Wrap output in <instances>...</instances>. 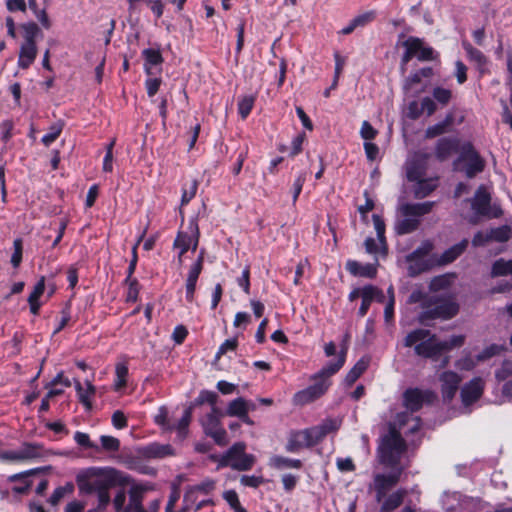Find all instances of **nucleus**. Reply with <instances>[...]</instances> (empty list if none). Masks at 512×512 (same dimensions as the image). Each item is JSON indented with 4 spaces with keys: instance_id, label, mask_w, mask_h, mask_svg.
<instances>
[{
    "instance_id": "1",
    "label": "nucleus",
    "mask_w": 512,
    "mask_h": 512,
    "mask_svg": "<svg viewBox=\"0 0 512 512\" xmlns=\"http://www.w3.org/2000/svg\"><path fill=\"white\" fill-rule=\"evenodd\" d=\"M130 476L111 467H90L76 475V484L81 494L96 493L97 500L101 497L111 501L109 490L117 486H127Z\"/></svg>"
},
{
    "instance_id": "2",
    "label": "nucleus",
    "mask_w": 512,
    "mask_h": 512,
    "mask_svg": "<svg viewBox=\"0 0 512 512\" xmlns=\"http://www.w3.org/2000/svg\"><path fill=\"white\" fill-rule=\"evenodd\" d=\"M395 425H398L399 431L395 427L391 428L379 448L380 460L388 465L395 464L401 453L405 450V442L401 437V432L406 434L418 431L420 419L404 413L397 416Z\"/></svg>"
},
{
    "instance_id": "3",
    "label": "nucleus",
    "mask_w": 512,
    "mask_h": 512,
    "mask_svg": "<svg viewBox=\"0 0 512 512\" xmlns=\"http://www.w3.org/2000/svg\"><path fill=\"white\" fill-rule=\"evenodd\" d=\"M464 342L463 335H453L448 340L440 341L425 329H416L404 339L406 347L414 346L415 353L424 358H435L443 352L461 347Z\"/></svg>"
},
{
    "instance_id": "4",
    "label": "nucleus",
    "mask_w": 512,
    "mask_h": 512,
    "mask_svg": "<svg viewBox=\"0 0 512 512\" xmlns=\"http://www.w3.org/2000/svg\"><path fill=\"white\" fill-rule=\"evenodd\" d=\"M434 202L405 203L398 208V217L394 229L397 234L404 235L415 231L421 222V217L430 213Z\"/></svg>"
},
{
    "instance_id": "5",
    "label": "nucleus",
    "mask_w": 512,
    "mask_h": 512,
    "mask_svg": "<svg viewBox=\"0 0 512 512\" xmlns=\"http://www.w3.org/2000/svg\"><path fill=\"white\" fill-rule=\"evenodd\" d=\"M54 455H62V453L47 449L41 443L24 442L17 449L0 452V461L7 463H25L34 460H46Z\"/></svg>"
},
{
    "instance_id": "6",
    "label": "nucleus",
    "mask_w": 512,
    "mask_h": 512,
    "mask_svg": "<svg viewBox=\"0 0 512 512\" xmlns=\"http://www.w3.org/2000/svg\"><path fill=\"white\" fill-rule=\"evenodd\" d=\"M130 489L128 490L129 501L122 512H158L160 509V499H154L149 502L145 508L143 500L146 492L152 489L147 483H134L130 478Z\"/></svg>"
},
{
    "instance_id": "7",
    "label": "nucleus",
    "mask_w": 512,
    "mask_h": 512,
    "mask_svg": "<svg viewBox=\"0 0 512 512\" xmlns=\"http://www.w3.org/2000/svg\"><path fill=\"white\" fill-rule=\"evenodd\" d=\"M243 442L235 443L219 460V466H229L239 471L250 469L254 464V456L245 453Z\"/></svg>"
},
{
    "instance_id": "8",
    "label": "nucleus",
    "mask_w": 512,
    "mask_h": 512,
    "mask_svg": "<svg viewBox=\"0 0 512 512\" xmlns=\"http://www.w3.org/2000/svg\"><path fill=\"white\" fill-rule=\"evenodd\" d=\"M310 380L312 381L310 386L298 391L294 395L293 402L295 405L303 406L319 399L331 386V380H327V378L319 376L318 373L312 375Z\"/></svg>"
},
{
    "instance_id": "9",
    "label": "nucleus",
    "mask_w": 512,
    "mask_h": 512,
    "mask_svg": "<svg viewBox=\"0 0 512 512\" xmlns=\"http://www.w3.org/2000/svg\"><path fill=\"white\" fill-rule=\"evenodd\" d=\"M402 46L405 52L401 59V69L405 71L406 65L413 58L416 57L420 61H430L434 59V50L431 47L425 46L423 41L416 37H408L403 41Z\"/></svg>"
},
{
    "instance_id": "10",
    "label": "nucleus",
    "mask_w": 512,
    "mask_h": 512,
    "mask_svg": "<svg viewBox=\"0 0 512 512\" xmlns=\"http://www.w3.org/2000/svg\"><path fill=\"white\" fill-rule=\"evenodd\" d=\"M491 197L485 187L480 186L471 202L472 210L476 215L488 218H497L502 214V210L497 205H491Z\"/></svg>"
},
{
    "instance_id": "11",
    "label": "nucleus",
    "mask_w": 512,
    "mask_h": 512,
    "mask_svg": "<svg viewBox=\"0 0 512 512\" xmlns=\"http://www.w3.org/2000/svg\"><path fill=\"white\" fill-rule=\"evenodd\" d=\"M430 154L418 151L411 154L405 164L406 176L409 181L419 180L426 176Z\"/></svg>"
},
{
    "instance_id": "12",
    "label": "nucleus",
    "mask_w": 512,
    "mask_h": 512,
    "mask_svg": "<svg viewBox=\"0 0 512 512\" xmlns=\"http://www.w3.org/2000/svg\"><path fill=\"white\" fill-rule=\"evenodd\" d=\"M427 310L420 315L419 320L424 322L427 319H449L458 312V305L453 300H440L432 306H427Z\"/></svg>"
},
{
    "instance_id": "13",
    "label": "nucleus",
    "mask_w": 512,
    "mask_h": 512,
    "mask_svg": "<svg viewBox=\"0 0 512 512\" xmlns=\"http://www.w3.org/2000/svg\"><path fill=\"white\" fill-rule=\"evenodd\" d=\"M433 249V245L429 241H425L407 258L409 271L411 275H415L429 268L430 262L428 256Z\"/></svg>"
},
{
    "instance_id": "14",
    "label": "nucleus",
    "mask_w": 512,
    "mask_h": 512,
    "mask_svg": "<svg viewBox=\"0 0 512 512\" xmlns=\"http://www.w3.org/2000/svg\"><path fill=\"white\" fill-rule=\"evenodd\" d=\"M189 233L180 232L174 241V246L179 249V259L190 249L196 250L199 239V229L195 220L189 221Z\"/></svg>"
},
{
    "instance_id": "15",
    "label": "nucleus",
    "mask_w": 512,
    "mask_h": 512,
    "mask_svg": "<svg viewBox=\"0 0 512 512\" xmlns=\"http://www.w3.org/2000/svg\"><path fill=\"white\" fill-rule=\"evenodd\" d=\"M318 442L313 428H309L291 433L285 448L288 452L295 453Z\"/></svg>"
},
{
    "instance_id": "16",
    "label": "nucleus",
    "mask_w": 512,
    "mask_h": 512,
    "mask_svg": "<svg viewBox=\"0 0 512 512\" xmlns=\"http://www.w3.org/2000/svg\"><path fill=\"white\" fill-rule=\"evenodd\" d=\"M484 380L481 377H475L463 385L460 391L461 401L465 407H468L478 401L484 391Z\"/></svg>"
},
{
    "instance_id": "17",
    "label": "nucleus",
    "mask_w": 512,
    "mask_h": 512,
    "mask_svg": "<svg viewBox=\"0 0 512 512\" xmlns=\"http://www.w3.org/2000/svg\"><path fill=\"white\" fill-rule=\"evenodd\" d=\"M443 399L451 401L459 388L462 377L454 371H445L439 376Z\"/></svg>"
},
{
    "instance_id": "18",
    "label": "nucleus",
    "mask_w": 512,
    "mask_h": 512,
    "mask_svg": "<svg viewBox=\"0 0 512 512\" xmlns=\"http://www.w3.org/2000/svg\"><path fill=\"white\" fill-rule=\"evenodd\" d=\"M460 159L465 162V173L469 178L474 177L484 169V160L472 147L464 149Z\"/></svg>"
},
{
    "instance_id": "19",
    "label": "nucleus",
    "mask_w": 512,
    "mask_h": 512,
    "mask_svg": "<svg viewBox=\"0 0 512 512\" xmlns=\"http://www.w3.org/2000/svg\"><path fill=\"white\" fill-rule=\"evenodd\" d=\"M400 472H393L389 474H377L374 477V487L376 490L377 501H382L386 492L395 486L399 480Z\"/></svg>"
},
{
    "instance_id": "20",
    "label": "nucleus",
    "mask_w": 512,
    "mask_h": 512,
    "mask_svg": "<svg viewBox=\"0 0 512 512\" xmlns=\"http://www.w3.org/2000/svg\"><path fill=\"white\" fill-rule=\"evenodd\" d=\"M430 396L431 393L428 391H422L417 388L407 389L403 395L404 405L411 412L417 411Z\"/></svg>"
},
{
    "instance_id": "21",
    "label": "nucleus",
    "mask_w": 512,
    "mask_h": 512,
    "mask_svg": "<svg viewBox=\"0 0 512 512\" xmlns=\"http://www.w3.org/2000/svg\"><path fill=\"white\" fill-rule=\"evenodd\" d=\"M255 409L256 406L252 401L239 397L229 402L225 414L227 416L240 418L241 416H245V413H249Z\"/></svg>"
},
{
    "instance_id": "22",
    "label": "nucleus",
    "mask_w": 512,
    "mask_h": 512,
    "mask_svg": "<svg viewBox=\"0 0 512 512\" xmlns=\"http://www.w3.org/2000/svg\"><path fill=\"white\" fill-rule=\"evenodd\" d=\"M37 44L22 43L18 55V67L28 69L37 57Z\"/></svg>"
},
{
    "instance_id": "23",
    "label": "nucleus",
    "mask_w": 512,
    "mask_h": 512,
    "mask_svg": "<svg viewBox=\"0 0 512 512\" xmlns=\"http://www.w3.org/2000/svg\"><path fill=\"white\" fill-rule=\"evenodd\" d=\"M142 454L146 458L161 459L175 454L169 444L151 443L143 448Z\"/></svg>"
},
{
    "instance_id": "24",
    "label": "nucleus",
    "mask_w": 512,
    "mask_h": 512,
    "mask_svg": "<svg viewBox=\"0 0 512 512\" xmlns=\"http://www.w3.org/2000/svg\"><path fill=\"white\" fill-rule=\"evenodd\" d=\"M85 387L78 381H75V390L77 392L79 401L85 406L86 409L92 408V398L96 393V388L90 380L85 381Z\"/></svg>"
},
{
    "instance_id": "25",
    "label": "nucleus",
    "mask_w": 512,
    "mask_h": 512,
    "mask_svg": "<svg viewBox=\"0 0 512 512\" xmlns=\"http://www.w3.org/2000/svg\"><path fill=\"white\" fill-rule=\"evenodd\" d=\"M346 269L354 276L374 278L377 274L375 264H361L355 260H348Z\"/></svg>"
},
{
    "instance_id": "26",
    "label": "nucleus",
    "mask_w": 512,
    "mask_h": 512,
    "mask_svg": "<svg viewBox=\"0 0 512 512\" xmlns=\"http://www.w3.org/2000/svg\"><path fill=\"white\" fill-rule=\"evenodd\" d=\"M414 183L413 193L416 198H424L428 196L437 187L436 178L422 177L419 180L412 181Z\"/></svg>"
},
{
    "instance_id": "27",
    "label": "nucleus",
    "mask_w": 512,
    "mask_h": 512,
    "mask_svg": "<svg viewBox=\"0 0 512 512\" xmlns=\"http://www.w3.org/2000/svg\"><path fill=\"white\" fill-rule=\"evenodd\" d=\"M41 470V468L30 469L21 473L11 475L9 476L8 479L10 482H21V486L15 487V491L18 493H24L30 488L32 484L30 480L31 476L39 473Z\"/></svg>"
},
{
    "instance_id": "28",
    "label": "nucleus",
    "mask_w": 512,
    "mask_h": 512,
    "mask_svg": "<svg viewBox=\"0 0 512 512\" xmlns=\"http://www.w3.org/2000/svg\"><path fill=\"white\" fill-rule=\"evenodd\" d=\"M215 488V482L211 479H206L200 484H196L188 488L184 495V501L190 502L194 500V496L197 493H201L204 495L209 494Z\"/></svg>"
},
{
    "instance_id": "29",
    "label": "nucleus",
    "mask_w": 512,
    "mask_h": 512,
    "mask_svg": "<svg viewBox=\"0 0 512 512\" xmlns=\"http://www.w3.org/2000/svg\"><path fill=\"white\" fill-rule=\"evenodd\" d=\"M128 365L126 362H118L115 365V379L113 389L117 392L121 391L127 386L128 382Z\"/></svg>"
},
{
    "instance_id": "30",
    "label": "nucleus",
    "mask_w": 512,
    "mask_h": 512,
    "mask_svg": "<svg viewBox=\"0 0 512 512\" xmlns=\"http://www.w3.org/2000/svg\"><path fill=\"white\" fill-rule=\"evenodd\" d=\"M270 466L278 469H300L302 467V462L299 459H291L284 456L275 455L270 458L269 462Z\"/></svg>"
},
{
    "instance_id": "31",
    "label": "nucleus",
    "mask_w": 512,
    "mask_h": 512,
    "mask_svg": "<svg viewBox=\"0 0 512 512\" xmlns=\"http://www.w3.org/2000/svg\"><path fill=\"white\" fill-rule=\"evenodd\" d=\"M341 420L339 419H326L321 424L312 427L318 441H321L327 434L335 432L339 429Z\"/></svg>"
},
{
    "instance_id": "32",
    "label": "nucleus",
    "mask_w": 512,
    "mask_h": 512,
    "mask_svg": "<svg viewBox=\"0 0 512 512\" xmlns=\"http://www.w3.org/2000/svg\"><path fill=\"white\" fill-rule=\"evenodd\" d=\"M369 363V357L360 358L358 362L353 366V368L347 373L344 382L348 386H351L368 368Z\"/></svg>"
},
{
    "instance_id": "33",
    "label": "nucleus",
    "mask_w": 512,
    "mask_h": 512,
    "mask_svg": "<svg viewBox=\"0 0 512 512\" xmlns=\"http://www.w3.org/2000/svg\"><path fill=\"white\" fill-rule=\"evenodd\" d=\"M142 55L145 59V71L147 74H153V68L160 65L163 61L160 51L149 48L145 49Z\"/></svg>"
},
{
    "instance_id": "34",
    "label": "nucleus",
    "mask_w": 512,
    "mask_h": 512,
    "mask_svg": "<svg viewBox=\"0 0 512 512\" xmlns=\"http://www.w3.org/2000/svg\"><path fill=\"white\" fill-rule=\"evenodd\" d=\"M346 359V351H341V353L338 355V359L336 362H329L326 366H324L319 372V376L327 378V380H330L331 376H333L335 373H337L342 366L345 363Z\"/></svg>"
},
{
    "instance_id": "35",
    "label": "nucleus",
    "mask_w": 512,
    "mask_h": 512,
    "mask_svg": "<svg viewBox=\"0 0 512 512\" xmlns=\"http://www.w3.org/2000/svg\"><path fill=\"white\" fill-rule=\"evenodd\" d=\"M468 245V240L464 239L460 243L450 247L447 249L441 256L439 262L440 264H448L454 261L458 256H460L466 249Z\"/></svg>"
},
{
    "instance_id": "36",
    "label": "nucleus",
    "mask_w": 512,
    "mask_h": 512,
    "mask_svg": "<svg viewBox=\"0 0 512 512\" xmlns=\"http://www.w3.org/2000/svg\"><path fill=\"white\" fill-rule=\"evenodd\" d=\"M407 492L404 489L397 490L396 492L389 495L382 503L381 510L383 512L393 511L398 508L402 502Z\"/></svg>"
},
{
    "instance_id": "37",
    "label": "nucleus",
    "mask_w": 512,
    "mask_h": 512,
    "mask_svg": "<svg viewBox=\"0 0 512 512\" xmlns=\"http://www.w3.org/2000/svg\"><path fill=\"white\" fill-rule=\"evenodd\" d=\"M73 492H74V484L71 482H68L63 486H59L56 489H54L48 502L52 506H57L66 496L73 494Z\"/></svg>"
},
{
    "instance_id": "38",
    "label": "nucleus",
    "mask_w": 512,
    "mask_h": 512,
    "mask_svg": "<svg viewBox=\"0 0 512 512\" xmlns=\"http://www.w3.org/2000/svg\"><path fill=\"white\" fill-rule=\"evenodd\" d=\"M192 418V408L185 409L183 416L178 421L177 425L174 426L173 430L177 431V436L180 440H183L188 432V426Z\"/></svg>"
},
{
    "instance_id": "39",
    "label": "nucleus",
    "mask_w": 512,
    "mask_h": 512,
    "mask_svg": "<svg viewBox=\"0 0 512 512\" xmlns=\"http://www.w3.org/2000/svg\"><path fill=\"white\" fill-rule=\"evenodd\" d=\"M455 147L456 143L453 140L447 138L440 139L436 147V156L440 160H445L448 156H450Z\"/></svg>"
},
{
    "instance_id": "40",
    "label": "nucleus",
    "mask_w": 512,
    "mask_h": 512,
    "mask_svg": "<svg viewBox=\"0 0 512 512\" xmlns=\"http://www.w3.org/2000/svg\"><path fill=\"white\" fill-rule=\"evenodd\" d=\"M455 276L451 274L440 275L433 278L430 282L432 291H440L448 289L454 282Z\"/></svg>"
},
{
    "instance_id": "41",
    "label": "nucleus",
    "mask_w": 512,
    "mask_h": 512,
    "mask_svg": "<svg viewBox=\"0 0 512 512\" xmlns=\"http://www.w3.org/2000/svg\"><path fill=\"white\" fill-rule=\"evenodd\" d=\"M255 100V95H245L239 98L238 113L240 114L242 119L247 118V116L250 114L254 107Z\"/></svg>"
},
{
    "instance_id": "42",
    "label": "nucleus",
    "mask_w": 512,
    "mask_h": 512,
    "mask_svg": "<svg viewBox=\"0 0 512 512\" xmlns=\"http://www.w3.org/2000/svg\"><path fill=\"white\" fill-rule=\"evenodd\" d=\"M492 276L512 275V259H499L494 262L491 271Z\"/></svg>"
},
{
    "instance_id": "43",
    "label": "nucleus",
    "mask_w": 512,
    "mask_h": 512,
    "mask_svg": "<svg viewBox=\"0 0 512 512\" xmlns=\"http://www.w3.org/2000/svg\"><path fill=\"white\" fill-rule=\"evenodd\" d=\"M202 426L206 434L221 426L218 410L216 408H213L212 411L202 419Z\"/></svg>"
},
{
    "instance_id": "44",
    "label": "nucleus",
    "mask_w": 512,
    "mask_h": 512,
    "mask_svg": "<svg viewBox=\"0 0 512 512\" xmlns=\"http://www.w3.org/2000/svg\"><path fill=\"white\" fill-rule=\"evenodd\" d=\"M63 126L61 121L52 124L49 131L42 137V143L47 147L50 146L60 136Z\"/></svg>"
},
{
    "instance_id": "45",
    "label": "nucleus",
    "mask_w": 512,
    "mask_h": 512,
    "mask_svg": "<svg viewBox=\"0 0 512 512\" xmlns=\"http://www.w3.org/2000/svg\"><path fill=\"white\" fill-rule=\"evenodd\" d=\"M23 30V43L36 44L37 35L40 32L39 27L35 23H26L21 26Z\"/></svg>"
},
{
    "instance_id": "46",
    "label": "nucleus",
    "mask_w": 512,
    "mask_h": 512,
    "mask_svg": "<svg viewBox=\"0 0 512 512\" xmlns=\"http://www.w3.org/2000/svg\"><path fill=\"white\" fill-rule=\"evenodd\" d=\"M491 241L506 242L511 237V229L509 226L504 225L497 228L490 229Z\"/></svg>"
},
{
    "instance_id": "47",
    "label": "nucleus",
    "mask_w": 512,
    "mask_h": 512,
    "mask_svg": "<svg viewBox=\"0 0 512 512\" xmlns=\"http://www.w3.org/2000/svg\"><path fill=\"white\" fill-rule=\"evenodd\" d=\"M198 189V182L192 180L190 183L185 184L182 188L181 206L187 205L196 195Z\"/></svg>"
},
{
    "instance_id": "48",
    "label": "nucleus",
    "mask_w": 512,
    "mask_h": 512,
    "mask_svg": "<svg viewBox=\"0 0 512 512\" xmlns=\"http://www.w3.org/2000/svg\"><path fill=\"white\" fill-rule=\"evenodd\" d=\"M365 249H366V252L369 253V254H379V253H385L386 252V239H384V243H380V241L377 239H374V238H367L365 240Z\"/></svg>"
},
{
    "instance_id": "49",
    "label": "nucleus",
    "mask_w": 512,
    "mask_h": 512,
    "mask_svg": "<svg viewBox=\"0 0 512 512\" xmlns=\"http://www.w3.org/2000/svg\"><path fill=\"white\" fill-rule=\"evenodd\" d=\"M154 421L165 431H172L174 428V425H172L168 420V411L164 406L158 409V412L154 417Z\"/></svg>"
},
{
    "instance_id": "50",
    "label": "nucleus",
    "mask_w": 512,
    "mask_h": 512,
    "mask_svg": "<svg viewBox=\"0 0 512 512\" xmlns=\"http://www.w3.org/2000/svg\"><path fill=\"white\" fill-rule=\"evenodd\" d=\"M464 48L467 52L469 59L474 61L479 66V68H482L483 66L486 65V57L480 50L472 47L470 44H464Z\"/></svg>"
},
{
    "instance_id": "51",
    "label": "nucleus",
    "mask_w": 512,
    "mask_h": 512,
    "mask_svg": "<svg viewBox=\"0 0 512 512\" xmlns=\"http://www.w3.org/2000/svg\"><path fill=\"white\" fill-rule=\"evenodd\" d=\"M451 123V119L450 118H447L446 120L440 122V123H437L433 126H430L427 128L425 134H426V137L427 138H434L438 135H441L443 133L446 132L448 126L450 125Z\"/></svg>"
},
{
    "instance_id": "52",
    "label": "nucleus",
    "mask_w": 512,
    "mask_h": 512,
    "mask_svg": "<svg viewBox=\"0 0 512 512\" xmlns=\"http://www.w3.org/2000/svg\"><path fill=\"white\" fill-rule=\"evenodd\" d=\"M371 291H374L372 289V285H366L363 287V296L361 297L362 303H361V306L358 311V313L361 317H363L367 313V311L373 301L372 296H371Z\"/></svg>"
},
{
    "instance_id": "53",
    "label": "nucleus",
    "mask_w": 512,
    "mask_h": 512,
    "mask_svg": "<svg viewBox=\"0 0 512 512\" xmlns=\"http://www.w3.org/2000/svg\"><path fill=\"white\" fill-rule=\"evenodd\" d=\"M100 442L102 449L105 451L116 452L120 448V441L113 436L102 435L100 437Z\"/></svg>"
},
{
    "instance_id": "54",
    "label": "nucleus",
    "mask_w": 512,
    "mask_h": 512,
    "mask_svg": "<svg viewBox=\"0 0 512 512\" xmlns=\"http://www.w3.org/2000/svg\"><path fill=\"white\" fill-rule=\"evenodd\" d=\"M478 364L477 358L466 354L456 361L455 366L460 370L470 371Z\"/></svg>"
},
{
    "instance_id": "55",
    "label": "nucleus",
    "mask_w": 512,
    "mask_h": 512,
    "mask_svg": "<svg viewBox=\"0 0 512 512\" xmlns=\"http://www.w3.org/2000/svg\"><path fill=\"white\" fill-rule=\"evenodd\" d=\"M433 97L440 104L446 105L452 97V92L446 88L436 87L433 90Z\"/></svg>"
},
{
    "instance_id": "56",
    "label": "nucleus",
    "mask_w": 512,
    "mask_h": 512,
    "mask_svg": "<svg viewBox=\"0 0 512 512\" xmlns=\"http://www.w3.org/2000/svg\"><path fill=\"white\" fill-rule=\"evenodd\" d=\"M74 440L78 445L82 447L99 450L98 447L90 440V437L87 433L77 431L74 434Z\"/></svg>"
},
{
    "instance_id": "57",
    "label": "nucleus",
    "mask_w": 512,
    "mask_h": 512,
    "mask_svg": "<svg viewBox=\"0 0 512 512\" xmlns=\"http://www.w3.org/2000/svg\"><path fill=\"white\" fill-rule=\"evenodd\" d=\"M376 17V13L374 11L364 12L353 18L354 24L357 28L364 27L370 22H372Z\"/></svg>"
},
{
    "instance_id": "58",
    "label": "nucleus",
    "mask_w": 512,
    "mask_h": 512,
    "mask_svg": "<svg viewBox=\"0 0 512 512\" xmlns=\"http://www.w3.org/2000/svg\"><path fill=\"white\" fill-rule=\"evenodd\" d=\"M377 134V130L374 129L368 121H364L362 123L360 135L365 140V142H370V140L374 139L377 136Z\"/></svg>"
},
{
    "instance_id": "59",
    "label": "nucleus",
    "mask_w": 512,
    "mask_h": 512,
    "mask_svg": "<svg viewBox=\"0 0 512 512\" xmlns=\"http://www.w3.org/2000/svg\"><path fill=\"white\" fill-rule=\"evenodd\" d=\"M237 345H238V342H237L236 338L225 340L219 347V349L216 353V358L219 359L222 355L226 354L229 351H231V352L235 351V349L237 348Z\"/></svg>"
},
{
    "instance_id": "60",
    "label": "nucleus",
    "mask_w": 512,
    "mask_h": 512,
    "mask_svg": "<svg viewBox=\"0 0 512 512\" xmlns=\"http://www.w3.org/2000/svg\"><path fill=\"white\" fill-rule=\"evenodd\" d=\"M372 218L378 240L383 244L385 239V223L383 219L377 214H374Z\"/></svg>"
},
{
    "instance_id": "61",
    "label": "nucleus",
    "mask_w": 512,
    "mask_h": 512,
    "mask_svg": "<svg viewBox=\"0 0 512 512\" xmlns=\"http://www.w3.org/2000/svg\"><path fill=\"white\" fill-rule=\"evenodd\" d=\"M112 424L116 429H123L127 426V418L121 410H116L112 414Z\"/></svg>"
},
{
    "instance_id": "62",
    "label": "nucleus",
    "mask_w": 512,
    "mask_h": 512,
    "mask_svg": "<svg viewBox=\"0 0 512 512\" xmlns=\"http://www.w3.org/2000/svg\"><path fill=\"white\" fill-rule=\"evenodd\" d=\"M217 398H218V396L215 392L204 390L199 394L196 401L199 404L209 403L211 405H214L217 401Z\"/></svg>"
},
{
    "instance_id": "63",
    "label": "nucleus",
    "mask_w": 512,
    "mask_h": 512,
    "mask_svg": "<svg viewBox=\"0 0 512 512\" xmlns=\"http://www.w3.org/2000/svg\"><path fill=\"white\" fill-rule=\"evenodd\" d=\"M336 465L341 472H352L355 470V465L350 457L338 458L336 460Z\"/></svg>"
},
{
    "instance_id": "64",
    "label": "nucleus",
    "mask_w": 512,
    "mask_h": 512,
    "mask_svg": "<svg viewBox=\"0 0 512 512\" xmlns=\"http://www.w3.org/2000/svg\"><path fill=\"white\" fill-rule=\"evenodd\" d=\"M86 507L85 502L80 500H72L64 508V512H84Z\"/></svg>"
}]
</instances>
